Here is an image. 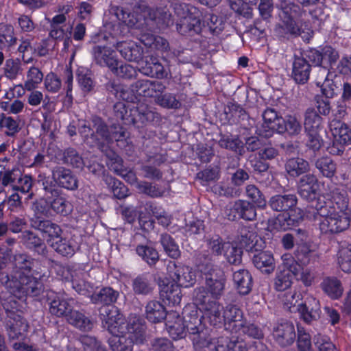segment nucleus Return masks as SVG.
<instances>
[{"label":"nucleus","instance_id":"obj_6","mask_svg":"<svg viewBox=\"0 0 351 351\" xmlns=\"http://www.w3.org/2000/svg\"><path fill=\"white\" fill-rule=\"evenodd\" d=\"M165 89L166 86L161 82L139 80L130 87L122 88L120 97L123 100L133 102L139 97H152L155 93H162Z\"/></svg>","mask_w":351,"mask_h":351},{"label":"nucleus","instance_id":"obj_14","mask_svg":"<svg viewBox=\"0 0 351 351\" xmlns=\"http://www.w3.org/2000/svg\"><path fill=\"white\" fill-rule=\"evenodd\" d=\"M262 116L264 122L257 128L256 132L259 136L269 138L275 131L278 132L280 124L284 123V118L279 116L277 112L272 108H267Z\"/></svg>","mask_w":351,"mask_h":351},{"label":"nucleus","instance_id":"obj_7","mask_svg":"<svg viewBox=\"0 0 351 351\" xmlns=\"http://www.w3.org/2000/svg\"><path fill=\"white\" fill-rule=\"evenodd\" d=\"M132 329L109 339V346L113 351H132L134 343L142 344L145 342V326L137 324Z\"/></svg>","mask_w":351,"mask_h":351},{"label":"nucleus","instance_id":"obj_51","mask_svg":"<svg viewBox=\"0 0 351 351\" xmlns=\"http://www.w3.org/2000/svg\"><path fill=\"white\" fill-rule=\"evenodd\" d=\"M315 167L326 178H332L336 172V165L327 156L318 158L315 163Z\"/></svg>","mask_w":351,"mask_h":351},{"label":"nucleus","instance_id":"obj_9","mask_svg":"<svg viewBox=\"0 0 351 351\" xmlns=\"http://www.w3.org/2000/svg\"><path fill=\"white\" fill-rule=\"evenodd\" d=\"M206 294L202 289L197 291L195 304L204 311V316L211 325L219 326L223 324L225 308L217 301H208Z\"/></svg>","mask_w":351,"mask_h":351},{"label":"nucleus","instance_id":"obj_29","mask_svg":"<svg viewBox=\"0 0 351 351\" xmlns=\"http://www.w3.org/2000/svg\"><path fill=\"white\" fill-rule=\"evenodd\" d=\"M139 71L145 75L160 79L167 76V73L158 60L153 56L146 59L140 66Z\"/></svg>","mask_w":351,"mask_h":351},{"label":"nucleus","instance_id":"obj_16","mask_svg":"<svg viewBox=\"0 0 351 351\" xmlns=\"http://www.w3.org/2000/svg\"><path fill=\"white\" fill-rule=\"evenodd\" d=\"M52 179L58 186L74 191L78 187V180L73 172L65 167L57 166L52 169Z\"/></svg>","mask_w":351,"mask_h":351},{"label":"nucleus","instance_id":"obj_27","mask_svg":"<svg viewBox=\"0 0 351 351\" xmlns=\"http://www.w3.org/2000/svg\"><path fill=\"white\" fill-rule=\"evenodd\" d=\"M49 312L57 317H66L72 310L68 300L60 295L51 293L47 295Z\"/></svg>","mask_w":351,"mask_h":351},{"label":"nucleus","instance_id":"obj_26","mask_svg":"<svg viewBox=\"0 0 351 351\" xmlns=\"http://www.w3.org/2000/svg\"><path fill=\"white\" fill-rule=\"evenodd\" d=\"M166 326L169 335L174 339L183 338L186 335L183 319L176 312H171L167 314Z\"/></svg>","mask_w":351,"mask_h":351},{"label":"nucleus","instance_id":"obj_64","mask_svg":"<svg viewBox=\"0 0 351 351\" xmlns=\"http://www.w3.org/2000/svg\"><path fill=\"white\" fill-rule=\"evenodd\" d=\"M106 182L111 186L112 193L117 199H124L128 196V189L119 180L110 176L106 177Z\"/></svg>","mask_w":351,"mask_h":351},{"label":"nucleus","instance_id":"obj_1","mask_svg":"<svg viewBox=\"0 0 351 351\" xmlns=\"http://www.w3.org/2000/svg\"><path fill=\"white\" fill-rule=\"evenodd\" d=\"M47 277L45 272L40 268L33 270L31 276L29 274L23 276L16 278V280L10 281L5 274H1L0 282L11 294L21 298L27 295L31 296L39 295L43 287V280Z\"/></svg>","mask_w":351,"mask_h":351},{"label":"nucleus","instance_id":"obj_2","mask_svg":"<svg viewBox=\"0 0 351 351\" xmlns=\"http://www.w3.org/2000/svg\"><path fill=\"white\" fill-rule=\"evenodd\" d=\"M116 129V127L110 129L101 118L95 116L91 118L89 125H82L79 132L86 143L100 146L110 143L114 140L120 141L124 137L125 132L122 131L121 128L119 131L115 130Z\"/></svg>","mask_w":351,"mask_h":351},{"label":"nucleus","instance_id":"obj_40","mask_svg":"<svg viewBox=\"0 0 351 351\" xmlns=\"http://www.w3.org/2000/svg\"><path fill=\"white\" fill-rule=\"evenodd\" d=\"M57 253L62 256L71 257L75 252L73 241L60 236L49 245Z\"/></svg>","mask_w":351,"mask_h":351},{"label":"nucleus","instance_id":"obj_46","mask_svg":"<svg viewBox=\"0 0 351 351\" xmlns=\"http://www.w3.org/2000/svg\"><path fill=\"white\" fill-rule=\"evenodd\" d=\"M302 131V125L299 121L293 116H287L284 119V123L278 128V133L287 132L290 136H296Z\"/></svg>","mask_w":351,"mask_h":351},{"label":"nucleus","instance_id":"obj_39","mask_svg":"<svg viewBox=\"0 0 351 351\" xmlns=\"http://www.w3.org/2000/svg\"><path fill=\"white\" fill-rule=\"evenodd\" d=\"M146 317L153 323L160 322L165 318L167 319V314L164 306L159 302L152 300L146 306Z\"/></svg>","mask_w":351,"mask_h":351},{"label":"nucleus","instance_id":"obj_62","mask_svg":"<svg viewBox=\"0 0 351 351\" xmlns=\"http://www.w3.org/2000/svg\"><path fill=\"white\" fill-rule=\"evenodd\" d=\"M282 265L279 267L281 270L289 271V274L296 276L301 269L300 263L291 254H285L282 256Z\"/></svg>","mask_w":351,"mask_h":351},{"label":"nucleus","instance_id":"obj_45","mask_svg":"<svg viewBox=\"0 0 351 351\" xmlns=\"http://www.w3.org/2000/svg\"><path fill=\"white\" fill-rule=\"evenodd\" d=\"M293 276L287 270L278 269L274 278V287L278 291H283L290 288L293 284Z\"/></svg>","mask_w":351,"mask_h":351},{"label":"nucleus","instance_id":"obj_10","mask_svg":"<svg viewBox=\"0 0 351 351\" xmlns=\"http://www.w3.org/2000/svg\"><path fill=\"white\" fill-rule=\"evenodd\" d=\"M330 130L333 136L328 152L333 155H339L343 152L344 145L351 141L350 131L348 126L339 120L334 119L330 123Z\"/></svg>","mask_w":351,"mask_h":351},{"label":"nucleus","instance_id":"obj_11","mask_svg":"<svg viewBox=\"0 0 351 351\" xmlns=\"http://www.w3.org/2000/svg\"><path fill=\"white\" fill-rule=\"evenodd\" d=\"M225 215L230 221L239 219L253 221L256 219V211L252 203L244 199H238L226 206Z\"/></svg>","mask_w":351,"mask_h":351},{"label":"nucleus","instance_id":"obj_44","mask_svg":"<svg viewBox=\"0 0 351 351\" xmlns=\"http://www.w3.org/2000/svg\"><path fill=\"white\" fill-rule=\"evenodd\" d=\"M180 286L176 283H169L166 285L161 291V295L164 300L169 302L172 305L179 304L181 298Z\"/></svg>","mask_w":351,"mask_h":351},{"label":"nucleus","instance_id":"obj_17","mask_svg":"<svg viewBox=\"0 0 351 351\" xmlns=\"http://www.w3.org/2000/svg\"><path fill=\"white\" fill-rule=\"evenodd\" d=\"M276 342L281 347L291 345L295 339V331L292 323L285 322L276 324L272 330Z\"/></svg>","mask_w":351,"mask_h":351},{"label":"nucleus","instance_id":"obj_24","mask_svg":"<svg viewBox=\"0 0 351 351\" xmlns=\"http://www.w3.org/2000/svg\"><path fill=\"white\" fill-rule=\"evenodd\" d=\"M94 60L97 64L102 66H108L110 69L113 66L118 64V60L115 58L114 51L106 46L96 45L93 48Z\"/></svg>","mask_w":351,"mask_h":351},{"label":"nucleus","instance_id":"obj_13","mask_svg":"<svg viewBox=\"0 0 351 351\" xmlns=\"http://www.w3.org/2000/svg\"><path fill=\"white\" fill-rule=\"evenodd\" d=\"M10 261L12 265V271L10 274H5L10 281L16 280V278L32 272L34 270L35 264L38 263L37 261L23 253L14 254Z\"/></svg>","mask_w":351,"mask_h":351},{"label":"nucleus","instance_id":"obj_58","mask_svg":"<svg viewBox=\"0 0 351 351\" xmlns=\"http://www.w3.org/2000/svg\"><path fill=\"white\" fill-rule=\"evenodd\" d=\"M133 291L138 295H147L152 291V285L145 276H138L132 281Z\"/></svg>","mask_w":351,"mask_h":351},{"label":"nucleus","instance_id":"obj_48","mask_svg":"<svg viewBox=\"0 0 351 351\" xmlns=\"http://www.w3.org/2000/svg\"><path fill=\"white\" fill-rule=\"evenodd\" d=\"M137 189L139 193L145 194L153 198L162 197L167 191L166 188L161 187L158 184H153L146 181H141L138 183Z\"/></svg>","mask_w":351,"mask_h":351},{"label":"nucleus","instance_id":"obj_43","mask_svg":"<svg viewBox=\"0 0 351 351\" xmlns=\"http://www.w3.org/2000/svg\"><path fill=\"white\" fill-rule=\"evenodd\" d=\"M43 80V72L36 66H31L27 72L23 88L25 90H34L38 87Z\"/></svg>","mask_w":351,"mask_h":351},{"label":"nucleus","instance_id":"obj_20","mask_svg":"<svg viewBox=\"0 0 351 351\" xmlns=\"http://www.w3.org/2000/svg\"><path fill=\"white\" fill-rule=\"evenodd\" d=\"M223 316L226 328L232 332H238L244 321L243 311L236 305L228 304L223 311Z\"/></svg>","mask_w":351,"mask_h":351},{"label":"nucleus","instance_id":"obj_54","mask_svg":"<svg viewBox=\"0 0 351 351\" xmlns=\"http://www.w3.org/2000/svg\"><path fill=\"white\" fill-rule=\"evenodd\" d=\"M136 253L149 265H155L159 260L157 250L149 245H139L136 249Z\"/></svg>","mask_w":351,"mask_h":351},{"label":"nucleus","instance_id":"obj_55","mask_svg":"<svg viewBox=\"0 0 351 351\" xmlns=\"http://www.w3.org/2000/svg\"><path fill=\"white\" fill-rule=\"evenodd\" d=\"M16 38L14 36V30L12 25H4L0 30L1 48H9L16 44Z\"/></svg>","mask_w":351,"mask_h":351},{"label":"nucleus","instance_id":"obj_50","mask_svg":"<svg viewBox=\"0 0 351 351\" xmlns=\"http://www.w3.org/2000/svg\"><path fill=\"white\" fill-rule=\"evenodd\" d=\"M226 248L223 250V255L230 264L239 265L241 263L242 250L238 247L237 244L228 241L225 245Z\"/></svg>","mask_w":351,"mask_h":351},{"label":"nucleus","instance_id":"obj_28","mask_svg":"<svg viewBox=\"0 0 351 351\" xmlns=\"http://www.w3.org/2000/svg\"><path fill=\"white\" fill-rule=\"evenodd\" d=\"M297 202L294 194L276 195L269 199V205L275 211L286 213L295 207Z\"/></svg>","mask_w":351,"mask_h":351},{"label":"nucleus","instance_id":"obj_52","mask_svg":"<svg viewBox=\"0 0 351 351\" xmlns=\"http://www.w3.org/2000/svg\"><path fill=\"white\" fill-rule=\"evenodd\" d=\"M4 129L6 136H14L20 131L19 123L12 117L1 113L0 114V131H3Z\"/></svg>","mask_w":351,"mask_h":351},{"label":"nucleus","instance_id":"obj_12","mask_svg":"<svg viewBox=\"0 0 351 351\" xmlns=\"http://www.w3.org/2000/svg\"><path fill=\"white\" fill-rule=\"evenodd\" d=\"M167 271L169 277L180 287H189L195 283V274L189 266L170 262L167 265Z\"/></svg>","mask_w":351,"mask_h":351},{"label":"nucleus","instance_id":"obj_37","mask_svg":"<svg viewBox=\"0 0 351 351\" xmlns=\"http://www.w3.org/2000/svg\"><path fill=\"white\" fill-rule=\"evenodd\" d=\"M199 270L205 276V281L210 280L213 282H226L223 271L210 263V258L208 256L205 257V263L199 265Z\"/></svg>","mask_w":351,"mask_h":351},{"label":"nucleus","instance_id":"obj_56","mask_svg":"<svg viewBox=\"0 0 351 351\" xmlns=\"http://www.w3.org/2000/svg\"><path fill=\"white\" fill-rule=\"evenodd\" d=\"M337 261L342 271H351V246H341L337 253Z\"/></svg>","mask_w":351,"mask_h":351},{"label":"nucleus","instance_id":"obj_42","mask_svg":"<svg viewBox=\"0 0 351 351\" xmlns=\"http://www.w3.org/2000/svg\"><path fill=\"white\" fill-rule=\"evenodd\" d=\"M324 291L331 298L337 299L341 296L343 288L341 282L336 278H326L321 284Z\"/></svg>","mask_w":351,"mask_h":351},{"label":"nucleus","instance_id":"obj_30","mask_svg":"<svg viewBox=\"0 0 351 351\" xmlns=\"http://www.w3.org/2000/svg\"><path fill=\"white\" fill-rule=\"evenodd\" d=\"M139 10L140 8H136L133 13L121 10L120 12L117 13V16L127 26L139 28L143 25L142 21H145L147 15L149 14V10L147 8H145L141 14H138Z\"/></svg>","mask_w":351,"mask_h":351},{"label":"nucleus","instance_id":"obj_53","mask_svg":"<svg viewBox=\"0 0 351 351\" xmlns=\"http://www.w3.org/2000/svg\"><path fill=\"white\" fill-rule=\"evenodd\" d=\"M160 243L166 254L172 258H178L180 256V250L174 239L168 234L160 236Z\"/></svg>","mask_w":351,"mask_h":351},{"label":"nucleus","instance_id":"obj_47","mask_svg":"<svg viewBox=\"0 0 351 351\" xmlns=\"http://www.w3.org/2000/svg\"><path fill=\"white\" fill-rule=\"evenodd\" d=\"M19 176L20 170L19 169H5L0 165V185L3 188L10 186L13 189Z\"/></svg>","mask_w":351,"mask_h":351},{"label":"nucleus","instance_id":"obj_33","mask_svg":"<svg viewBox=\"0 0 351 351\" xmlns=\"http://www.w3.org/2000/svg\"><path fill=\"white\" fill-rule=\"evenodd\" d=\"M183 321L185 328L189 334L197 332L201 330V319L197 315V311L195 306H188L183 311Z\"/></svg>","mask_w":351,"mask_h":351},{"label":"nucleus","instance_id":"obj_57","mask_svg":"<svg viewBox=\"0 0 351 351\" xmlns=\"http://www.w3.org/2000/svg\"><path fill=\"white\" fill-rule=\"evenodd\" d=\"M155 103L162 108L168 109H177L180 106V103L176 96L169 93L157 95L155 97Z\"/></svg>","mask_w":351,"mask_h":351},{"label":"nucleus","instance_id":"obj_31","mask_svg":"<svg viewBox=\"0 0 351 351\" xmlns=\"http://www.w3.org/2000/svg\"><path fill=\"white\" fill-rule=\"evenodd\" d=\"M205 282V287H200L194 290V302H196L197 291L202 289L206 293V296L208 297V301H217L223 294L225 282H221L220 280L213 282L210 280H207V281Z\"/></svg>","mask_w":351,"mask_h":351},{"label":"nucleus","instance_id":"obj_8","mask_svg":"<svg viewBox=\"0 0 351 351\" xmlns=\"http://www.w3.org/2000/svg\"><path fill=\"white\" fill-rule=\"evenodd\" d=\"M300 11L298 5L291 3L285 6L280 14V21L275 28L276 34L280 37L297 36L300 34V27L296 18Z\"/></svg>","mask_w":351,"mask_h":351},{"label":"nucleus","instance_id":"obj_15","mask_svg":"<svg viewBox=\"0 0 351 351\" xmlns=\"http://www.w3.org/2000/svg\"><path fill=\"white\" fill-rule=\"evenodd\" d=\"M319 189L318 179L313 174H306L298 182V192L300 197L308 202L317 198Z\"/></svg>","mask_w":351,"mask_h":351},{"label":"nucleus","instance_id":"obj_36","mask_svg":"<svg viewBox=\"0 0 351 351\" xmlns=\"http://www.w3.org/2000/svg\"><path fill=\"white\" fill-rule=\"evenodd\" d=\"M233 281L239 293L241 295L248 294L252 289V278L247 270L239 269L234 271Z\"/></svg>","mask_w":351,"mask_h":351},{"label":"nucleus","instance_id":"obj_34","mask_svg":"<svg viewBox=\"0 0 351 351\" xmlns=\"http://www.w3.org/2000/svg\"><path fill=\"white\" fill-rule=\"evenodd\" d=\"M253 263L257 269L267 274H270L275 268L274 258L269 251H261L254 254Z\"/></svg>","mask_w":351,"mask_h":351},{"label":"nucleus","instance_id":"obj_49","mask_svg":"<svg viewBox=\"0 0 351 351\" xmlns=\"http://www.w3.org/2000/svg\"><path fill=\"white\" fill-rule=\"evenodd\" d=\"M322 119L315 109L308 108L305 113L304 129L305 132L319 131Z\"/></svg>","mask_w":351,"mask_h":351},{"label":"nucleus","instance_id":"obj_5","mask_svg":"<svg viewBox=\"0 0 351 351\" xmlns=\"http://www.w3.org/2000/svg\"><path fill=\"white\" fill-rule=\"evenodd\" d=\"M100 316L102 319L104 327L108 331L115 336L121 333L129 331L135 324H142L140 320L136 317L130 319L127 322L121 314L119 310L113 306H104L100 309Z\"/></svg>","mask_w":351,"mask_h":351},{"label":"nucleus","instance_id":"obj_41","mask_svg":"<svg viewBox=\"0 0 351 351\" xmlns=\"http://www.w3.org/2000/svg\"><path fill=\"white\" fill-rule=\"evenodd\" d=\"M119 292L110 287H105L92 295L91 300L95 304L109 305L117 301Z\"/></svg>","mask_w":351,"mask_h":351},{"label":"nucleus","instance_id":"obj_59","mask_svg":"<svg viewBox=\"0 0 351 351\" xmlns=\"http://www.w3.org/2000/svg\"><path fill=\"white\" fill-rule=\"evenodd\" d=\"M21 73V62L19 59L6 60L3 66V74L6 78L14 80Z\"/></svg>","mask_w":351,"mask_h":351},{"label":"nucleus","instance_id":"obj_22","mask_svg":"<svg viewBox=\"0 0 351 351\" xmlns=\"http://www.w3.org/2000/svg\"><path fill=\"white\" fill-rule=\"evenodd\" d=\"M116 49L126 60L139 62L143 58V49L134 41L119 42Z\"/></svg>","mask_w":351,"mask_h":351},{"label":"nucleus","instance_id":"obj_32","mask_svg":"<svg viewBox=\"0 0 351 351\" xmlns=\"http://www.w3.org/2000/svg\"><path fill=\"white\" fill-rule=\"evenodd\" d=\"M47 202L49 204V208L58 214L66 215L72 210L71 203L62 195L60 191H57L56 195H47Z\"/></svg>","mask_w":351,"mask_h":351},{"label":"nucleus","instance_id":"obj_61","mask_svg":"<svg viewBox=\"0 0 351 351\" xmlns=\"http://www.w3.org/2000/svg\"><path fill=\"white\" fill-rule=\"evenodd\" d=\"M63 162L74 168H82L84 160L78 152L73 148H68L63 153Z\"/></svg>","mask_w":351,"mask_h":351},{"label":"nucleus","instance_id":"obj_38","mask_svg":"<svg viewBox=\"0 0 351 351\" xmlns=\"http://www.w3.org/2000/svg\"><path fill=\"white\" fill-rule=\"evenodd\" d=\"M65 318L69 324L82 330H90L93 326L88 317L76 310L72 309Z\"/></svg>","mask_w":351,"mask_h":351},{"label":"nucleus","instance_id":"obj_4","mask_svg":"<svg viewBox=\"0 0 351 351\" xmlns=\"http://www.w3.org/2000/svg\"><path fill=\"white\" fill-rule=\"evenodd\" d=\"M173 10L178 17L176 29L180 34L185 35L191 32L198 34L201 32L202 13L196 7L184 3H175Z\"/></svg>","mask_w":351,"mask_h":351},{"label":"nucleus","instance_id":"obj_3","mask_svg":"<svg viewBox=\"0 0 351 351\" xmlns=\"http://www.w3.org/2000/svg\"><path fill=\"white\" fill-rule=\"evenodd\" d=\"M331 202L328 204L322 199L315 204L317 214L322 219L319 222V229L322 233H339L348 228L351 223V214L341 213L334 208Z\"/></svg>","mask_w":351,"mask_h":351},{"label":"nucleus","instance_id":"obj_60","mask_svg":"<svg viewBox=\"0 0 351 351\" xmlns=\"http://www.w3.org/2000/svg\"><path fill=\"white\" fill-rule=\"evenodd\" d=\"M137 117L143 124L148 123L157 122L160 116L158 113L145 106H140L136 109Z\"/></svg>","mask_w":351,"mask_h":351},{"label":"nucleus","instance_id":"obj_19","mask_svg":"<svg viewBox=\"0 0 351 351\" xmlns=\"http://www.w3.org/2000/svg\"><path fill=\"white\" fill-rule=\"evenodd\" d=\"M297 311H299L302 318L307 324H311L313 321L320 318L319 302L311 295L307 296L304 302L298 305Z\"/></svg>","mask_w":351,"mask_h":351},{"label":"nucleus","instance_id":"obj_25","mask_svg":"<svg viewBox=\"0 0 351 351\" xmlns=\"http://www.w3.org/2000/svg\"><path fill=\"white\" fill-rule=\"evenodd\" d=\"M311 72V65L307 60L298 56H295L292 68V77L298 84H304L307 82Z\"/></svg>","mask_w":351,"mask_h":351},{"label":"nucleus","instance_id":"obj_63","mask_svg":"<svg viewBox=\"0 0 351 351\" xmlns=\"http://www.w3.org/2000/svg\"><path fill=\"white\" fill-rule=\"evenodd\" d=\"M245 194L258 207L264 208L266 206V199L264 195L255 185L249 184L246 186Z\"/></svg>","mask_w":351,"mask_h":351},{"label":"nucleus","instance_id":"obj_21","mask_svg":"<svg viewBox=\"0 0 351 351\" xmlns=\"http://www.w3.org/2000/svg\"><path fill=\"white\" fill-rule=\"evenodd\" d=\"M32 226L34 228L39 230L43 234V237L46 239L49 245H50L52 241L60 238V236L62 234V230L60 227L49 220L36 219L32 221Z\"/></svg>","mask_w":351,"mask_h":351},{"label":"nucleus","instance_id":"obj_18","mask_svg":"<svg viewBox=\"0 0 351 351\" xmlns=\"http://www.w3.org/2000/svg\"><path fill=\"white\" fill-rule=\"evenodd\" d=\"M331 198L325 195L319 196L316 203H319L322 199L326 204L331 202L332 206L336 208L337 211L341 213H348L351 214V208L349 207V198L347 192L342 189H335L331 192Z\"/></svg>","mask_w":351,"mask_h":351},{"label":"nucleus","instance_id":"obj_23","mask_svg":"<svg viewBox=\"0 0 351 351\" xmlns=\"http://www.w3.org/2000/svg\"><path fill=\"white\" fill-rule=\"evenodd\" d=\"M28 325L19 315L10 313L6 321V328L10 339H19L27 332Z\"/></svg>","mask_w":351,"mask_h":351},{"label":"nucleus","instance_id":"obj_35","mask_svg":"<svg viewBox=\"0 0 351 351\" xmlns=\"http://www.w3.org/2000/svg\"><path fill=\"white\" fill-rule=\"evenodd\" d=\"M310 165L308 161L302 158H292L289 159L285 163V171L288 175L293 178H297L300 176L308 172Z\"/></svg>","mask_w":351,"mask_h":351}]
</instances>
